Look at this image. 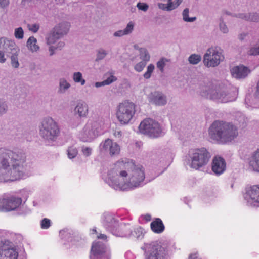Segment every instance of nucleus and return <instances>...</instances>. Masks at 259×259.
<instances>
[{
    "mask_svg": "<svg viewBox=\"0 0 259 259\" xmlns=\"http://www.w3.org/2000/svg\"><path fill=\"white\" fill-rule=\"evenodd\" d=\"M109 185L116 190L135 188L144 184L145 178L142 167L137 166L132 161L116 162L108 174Z\"/></svg>",
    "mask_w": 259,
    "mask_h": 259,
    "instance_id": "f257e3e1",
    "label": "nucleus"
},
{
    "mask_svg": "<svg viewBox=\"0 0 259 259\" xmlns=\"http://www.w3.org/2000/svg\"><path fill=\"white\" fill-rule=\"evenodd\" d=\"M28 163L22 151L0 149V182L20 180L27 175Z\"/></svg>",
    "mask_w": 259,
    "mask_h": 259,
    "instance_id": "f03ea898",
    "label": "nucleus"
},
{
    "mask_svg": "<svg viewBox=\"0 0 259 259\" xmlns=\"http://www.w3.org/2000/svg\"><path fill=\"white\" fill-rule=\"evenodd\" d=\"M208 135L212 140L218 143H226L238 137V130L231 123L216 120L209 127Z\"/></svg>",
    "mask_w": 259,
    "mask_h": 259,
    "instance_id": "7ed1b4c3",
    "label": "nucleus"
},
{
    "mask_svg": "<svg viewBox=\"0 0 259 259\" xmlns=\"http://www.w3.org/2000/svg\"><path fill=\"white\" fill-rule=\"evenodd\" d=\"M200 95L206 98L213 100L218 102L227 103L236 100L238 93L236 88H222L219 90H214L208 87L201 89Z\"/></svg>",
    "mask_w": 259,
    "mask_h": 259,
    "instance_id": "20e7f679",
    "label": "nucleus"
},
{
    "mask_svg": "<svg viewBox=\"0 0 259 259\" xmlns=\"http://www.w3.org/2000/svg\"><path fill=\"white\" fill-rule=\"evenodd\" d=\"M210 157V153L205 148L191 149L186 156V162L191 168L197 170L206 165Z\"/></svg>",
    "mask_w": 259,
    "mask_h": 259,
    "instance_id": "39448f33",
    "label": "nucleus"
},
{
    "mask_svg": "<svg viewBox=\"0 0 259 259\" xmlns=\"http://www.w3.org/2000/svg\"><path fill=\"white\" fill-rule=\"evenodd\" d=\"M39 133L45 140L54 141L59 136L60 130L56 122L52 118L47 117L42 119L39 125Z\"/></svg>",
    "mask_w": 259,
    "mask_h": 259,
    "instance_id": "423d86ee",
    "label": "nucleus"
},
{
    "mask_svg": "<svg viewBox=\"0 0 259 259\" xmlns=\"http://www.w3.org/2000/svg\"><path fill=\"white\" fill-rule=\"evenodd\" d=\"M0 49L4 50L7 55H10L11 64L14 68H18L20 64L18 55L20 49L15 41L7 37L0 38Z\"/></svg>",
    "mask_w": 259,
    "mask_h": 259,
    "instance_id": "0eeeda50",
    "label": "nucleus"
},
{
    "mask_svg": "<svg viewBox=\"0 0 259 259\" xmlns=\"http://www.w3.org/2000/svg\"><path fill=\"white\" fill-rule=\"evenodd\" d=\"M141 133L151 138H157L164 135V129L156 121L148 118L142 121L139 126Z\"/></svg>",
    "mask_w": 259,
    "mask_h": 259,
    "instance_id": "6e6552de",
    "label": "nucleus"
},
{
    "mask_svg": "<svg viewBox=\"0 0 259 259\" xmlns=\"http://www.w3.org/2000/svg\"><path fill=\"white\" fill-rule=\"evenodd\" d=\"M224 59L223 50L219 47L208 48L203 56L204 65L207 67H215Z\"/></svg>",
    "mask_w": 259,
    "mask_h": 259,
    "instance_id": "1a4fd4ad",
    "label": "nucleus"
},
{
    "mask_svg": "<svg viewBox=\"0 0 259 259\" xmlns=\"http://www.w3.org/2000/svg\"><path fill=\"white\" fill-rule=\"evenodd\" d=\"M135 113V105L132 102L125 101L120 103L117 106L116 116L122 124L129 123Z\"/></svg>",
    "mask_w": 259,
    "mask_h": 259,
    "instance_id": "9d476101",
    "label": "nucleus"
},
{
    "mask_svg": "<svg viewBox=\"0 0 259 259\" xmlns=\"http://www.w3.org/2000/svg\"><path fill=\"white\" fill-rule=\"evenodd\" d=\"M145 259H167V250L166 248L157 242L145 243Z\"/></svg>",
    "mask_w": 259,
    "mask_h": 259,
    "instance_id": "9b49d317",
    "label": "nucleus"
},
{
    "mask_svg": "<svg viewBox=\"0 0 259 259\" xmlns=\"http://www.w3.org/2000/svg\"><path fill=\"white\" fill-rule=\"evenodd\" d=\"M99 125L96 121L88 122L79 132L78 137L84 142H90L95 139L99 134Z\"/></svg>",
    "mask_w": 259,
    "mask_h": 259,
    "instance_id": "f8f14e48",
    "label": "nucleus"
},
{
    "mask_svg": "<svg viewBox=\"0 0 259 259\" xmlns=\"http://www.w3.org/2000/svg\"><path fill=\"white\" fill-rule=\"evenodd\" d=\"M18 252L7 240H0V259H17Z\"/></svg>",
    "mask_w": 259,
    "mask_h": 259,
    "instance_id": "ddd939ff",
    "label": "nucleus"
},
{
    "mask_svg": "<svg viewBox=\"0 0 259 259\" xmlns=\"http://www.w3.org/2000/svg\"><path fill=\"white\" fill-rule=\"evenodd\" d=\"M99 150L101 153L109 154L113 157L119 154L120 146L112 140L107 138L100 143Z\"/></svg>",
    "mask_w": 259,
    "mask_h": 259,
    "instance_id": "4468645a",
    "label": "nucleus"
},
{
    "mask_svg": "<svg viewBox=\"0 0 259 259\" xmlns=\"http://www.w3.org/2000/svg\"><path fill=\"white\" fill-rule=\"evenodd\" d=\"M110 254L103 243L98 242L92 245L90 259H110Z\"/></svg>",
    "mask_w": 259,
    "mask_h": 259,
    "instance_id": "2eb2a0df",
    "label": "nucleus"
},
{
    "mask_svg": "<svg viewBox=\"0 0 259 259\" xmlns=\"http://www.w3.org/2000/svg\"><path fill=\"white\" fill-rule=\"evenodd\" d=\"M22 199L11 197L0 201V211H10L19 208L22 204Z\"/></svg>",
    "mask_w": 259,
    "mask_h": 259,
    "instance_id": "dca6fc26",
    "label": "nucleus"
},
{
    "mask_svg": "<svg viewBox=\"0 0 259 259\" xmlns=\"http://www.w3.org/2000/svg\"><path fill=\"white\" fill-rule=\"evenodd\" d=\"M245 199L248 205L259 206V185L252 186L248 189Z\"/></svg>",
    "mask_w": 259,
    "mask_h": 259,
    "instance_id": "f3484780",
    "label": "nucleus"
},
{
    "mask_svg": "<svg viewBox=\"0 0 259 259\" xmlns=\"http://www.w3.org/2000/svg\"><path fill=\"white\" fill-rule=\"evenodd\" d=\"M148 99L150 103L156 106H164L167 103L166 96L158 91L151 93L148 96Z\"/></svg>",
    "mask_w": 259,
    "mask_h": 259,
    "instance_id": "a211bd4d",
    "label": "nucleus"
},
{
    "mask_svg": "<svg viewBox=\"0 0 259 259\" xmlns=\"http://www.w3.org/2000/svg\"><path fill=\"white\" fill-rule=\"evenodd\" d=\"M226 168V162L223 158L219 156L213 158L212 162V170L216 175L222 174Z\"/></svg>",
    "mask_w": 259,
    "mask_h": 259,
    "instance_id": "6ab92c4d",
    "label": "nucleus"
},
{
    "mask_svg": "<svg viewBox=\"0 0 259 259\" xmlns=\"http://www.w3.org/2000/svg\"><path fill=\"white\" fill-rule=\"evenodd\" d=\"M103 222L105 227L111 231L112 234L113 232H114L116 228L119 226L118 222L108 213H105L103 214Z\"/></svg>",
    "mask_w": 259,
    "mask_h": 259,
    "instance_id": "aec40b11",
    "label": "nucleus"
},
{
    "mask_svg": "<svg viewBox=\"0 0 259 259\" xmlns=\"http://www.w3.org/2000/svg\"><path fill=\"white\" fill-rule=\"evenodd\" d=\"M251 72V70L243 65L237 66L231 70L232 76L237 79H244Z\"/></svg>",
    "mask_w": 259,
    "mask_h": 259,
    "instance_id": "412c9836",
    "label": "nucleus"
},
{
    "mask_svg": "<svg viewBox=\"0 0 259 259\" xmlns=\"http://www.w3.org/2000/svg\"><path fill=\"white\" fill-rule=\"evenodd\" d=\"M73 114L79 118H85L89 114V106L84 101H79L77 103L74 110Z\"/></svg>",
    "mask_w": 259,
    "mask_h": 259,
    "instance_id": "4be33fe9",
    "label": "nucleus"
},
{
    "mask_svg": "<svg viewBox=\"0 0 259 259\" xmlns=\"http://www.w3.org/2000/svg\"><path fill=\"white\" fill-rule=\"evenodd\" d=\"M135 25L134 22L132 21L128 22L124 29L115 31L113 33V36L120 38L124 36L131 35L134 30Z\"/></svg>",
    "mask_w": 259,
    "mask_h": 259,
    "instance_id": "5701e85b",
    "label": "nucleus"
},
{
    "mask_svg": "<svg viewBox=\"0 0 259 259\" xmlns=\"http://www.w3.org/2000/svg\"><path fill=\"white\" fill-rule=\"evenodd\" d=\"M146 233L144 229L141 227H137L132 230H128V232H125L122 234L127 238H134L137 239H142L143 238L145 233Z\"/></svg>",
    "mask_w": 259,
    "mask_h": 259,
    "instance_id": "b1692460",
    "label": "nucleus"
},
{
    "mask_svg": "<svg viewBox=\"0 0 259 259\" xmlns=\"http://www.w3.org/2000/svg\"><path fill=\"white\" fill-rule=\"evenodd\" d=\"M249 166L252 170L259 172V149L255 151L251 156Z\"/></svg>",
    "mask_w": 259,
    "mask_h": 259,
    "instance_id": "393cba45",
    "label": "nucleus"
},
{
    "mask_svg": "<svg viewBox=\"0 0 259 259\" xmlns=\"http://www.w3.org/2000/svg\"><path fill=\"white\" fill-rule=\"evenodd\" d=\"M71 87V84L65 78H60L59 79L57 92L60 94H64L69 91Z\"/></svg>",
    "mask_w": 259,
    "mask_h": 259,
    "instance_id": "a878e982",
    "label": "nucleus"
},
{
    "mask_svg": "<svg viewBox=\"0 0 259 259\" xmlns=\"http://www.w3.org/2000/svg\"><path fill=\"white\" fill-rule=\"evenodd\" d=\"M69 29V24L67 22H61L55 26L53 30L61 37L66 35Z\"/></svg>",
    "mask_w": 259,
    "mask_h": 259,
    "instance_id": "bb28decb",
    "label": "nucleus"
},
{
    "mask_svg": "<svg viewBox=\"0 0 259 259\" xmlns=\"http://www.w3.org/2000/svg\"><path fill=\"white\" fill-rule=\"evenodd\" d=\"M237 17L246 21L259 22V13H240Z\"/></svg>",
    "mask_w": 259,
    "mask_h": 259,
    "instance_id": "cd10ccee",
    "label": "nucleus"
},
{
    "mask_svg": "<svg viewBox=\"0 0 259 259\" xmlns=\"http://www.w3.org/2000/svg\"><path fill=\"white\" fill-rule=\"evenodd\" d=\"M151 230L155 233L159 234L164 230V226L160 219L157 218L150 224Z\"/></svg>",
    "mask_w": 259,
    "mask_h": 259,
    "instance_id": "c85d7f7f",
    "label": "nucleus"
},
{
    "mask_svg": "<svg viewBox=\"0 0 259 259\" xmlns=\"http://www.w3.org/2000/svg\"><path fill=\"white\" fill-rule=\"evenodd\" d=\"M37 39L34 36H30L26 42L27 49L31 52H36L39 50V47L37 44Z\"/></svg>",
    "mask_w": 259,
    "mask_h": 259,
    "instance_id": "c756f323",
    "label": "nucleus"
},
{
    "mask_svg": "<svg viewBox=\"0 0 259 259\" xmlns=\"http://www.w3.org/2000/svg\"><path fill=\"white\" fill-rule=\"evenodd\" d=\"M129 224L128 225L125 224L119 225L115 229L114 232H113V234L117 237H126L121 235L125 232H128V230H132Z\"/></svg>",
    "mask_w": 259,
    "mask_h": 259,
    "instance_id": "7c9ffc66",
    "label": "nucleus"
},
{
    "mask_svg": "<svg viewBox=\"0 0 259 259\" xmlns=\"http://www.w3.org/2000/svg\"><path fill=\"white\" fill-rule=\"evenodd\" d=\"M62 37L53 30L46 38L47 44L52 45L56 44Z\"/></svg>",
    "mask_w": 259,
    "mask_h": 259,
    "instance_id": "2f4dec72",
    "label": "nucleus"
},
{
    "mask_svg": "<svg viewBox=\"0 0 259 259\" xmlns=\"http://www.w3.org/2000/svg\"><path fill=\"white\" fill-rule=\"evenodd\" d=\"M182 19L185 22H193L196 20V17H189V9L185 8L182 13Z\"/></svg>",
    "mask_w": 259,
    "mask_h": 259,
    "instance_id": "473e14b6",
    "label": "nucleus"
},
{
    "mask_svg": "<svg viewBox=\"0 0 259 259\" xmlns=\"http://www.w3.org/2000/svg\"><path fill=\"white\" fill-rule=\"evenodd\" d=\"M139 55L141 61L147 62L150 60V54L147 49L145 48L139 49Z\"/></svg>",
    "mask_w": 259,
    "mask_h": 259,
    "instance_id": "72a5a7b5",
    "label": "nucleus"
},
{
    "mask_svg": "<svg viewBox=\"0 0 259 259\" xmlns=\"http://www.w3.org/2000/svg\"><path fill=\"white\" fill-rule=\"evenodd\" d=\"M72 79L75 83H80L81 85H83L85 83V80L80 72H74L72 74Z\"/></svg>",
    "mask_w": 259,
    "mask_h": 259,
    "instance_id": "f704fd0d",
    "label": "nucleus"
},
{
    "mask_svg": "<svg viewBox=\"0 0 259 259\" xmlns=\"http://www.w3.org/2000/svg\"><path fill=\"white\" fill-rule=\"evenodd\" d=\"M67 154L69 159L74 158L78 154L77 148L74 146L68 147L67 150Z\"/></svg>",
    "mask_w": 259,
    "mask_h": 259,
    "instance_id": "c9c22d12",
    "label": "nucleus"
},
{
    "mask_svg": "<svg viewBox=\"0 0 259 259\" xmlns=\"http://www.w3.org/2000/svg\"><path fill=\"white\" fill-rule=\"evenodd\" d=\"M169 62V60L165 57L161 58L156 63V67L159 69L161 72H163L164 67L167 62Z\"/></svg>",
    "mask_w": 259,
    "mask_h": 259,
    "instance_id": "e433bc0d",
    "label": "nucleus"
},
{
    "mask_svg": "<svg viewBox=\"0 0 259 259\" xmlns=\"http://www.w3.org/2000/svg\"><path fill=\"white\" fill-rule=\"evenodd\" d=\"M219 27L220 31L223 34H227L229 32V28L222 17L219 19Z\"/></svg>",
    "mask_w": 259,
    "mask_h": 259,
    "instance_id": "4c0bfd02",
    "label": "nucleus"
},
{
    "mask_svg": "<svg viewBox=\"0 0 259 259\" xmlns=\"http://www.w3.org/2000/svg\"><path fill=\"white\" fill-rule=\"evenodd\" d=\"M201 60V57L200 55L193 54L191 55L188 58L189 62L193 65L198 64Z\"/></svg>",
    "mask_w": 259,
    "mask_h": 259,
    "instance_id": "58836bf2",
    "label": "nucleus"
},
{
    "mask_svg": "<svg viewBox=\"0 0 259 259\" xmlns=\"http://www.w3.org/2000/svg\"><path fill=\"white\" fill-rule=\"evenodd\" d=\"M107 54L108 52L105 49L103 48L98 49L97 51L96 61H99L103 60L106 57Z\"/></svg>",
    "mask_w": 259,
    "mask_h": 259,
    "instance_id": "ea45409f",
    "label": "nucleus"
},
{
    "mask_svg": "<svg viewBox=\"0 0 259 259\" xmlns=\"http://www.w3.org/2000/svg\"><path fill=\"white\" fill-rule=\"evenodd\" d=\"M154 69L155 66L153 64H149L147 67L146 71L143 75L144 78L146 79H149L151 77V74Z\"/></svg>",
    "mask_w": 259,
    "mask_h": 259,
    "instance_id": "a19ab883",
    "label": "nucleus"
},
{
    "mask_svg": "<svg viewBox=\"0 0 259 259\" xmlns=\"http://www.w3.org/2000/svg\"><path fill=\"white\" fill-rule=\"evenodd\" d=\"M14 36L18 39H22L24 37V31L22 27L15 28L14 30Z\"/></svg>",
    "mask_w": 259,
    "mask_h": 259,
    "instance_id": "79ce46f5",
    "label": "nucleus"
},
{
    "mask_svg": "<svg viewBox=\"0 0 259 259\" xmlns=\"http://www.w3.org/2000/svg\"><path fill=\"white\" fill-rule=\"evenodd\" d=\"M146 64L147 62L143 61H141L140 62L135 64V65L134 66V69L137 72H140L144 69Z\"/></svg>",
    "mask_w": 259,
    "mask_h": 259,
    "instance_id": "37998d69",
    "label": "nucleus"
},
{
    "mask_svg": "<svg viewBox=\"0 0 259 259\" xmlns=\"http://www.w3.org/2000/svg\"><path fill=\"white\" fill-rule=\"evenodd\" d=\"M51 224V220L47 218H44L40 221V226L42 229H47Z\"/></svg>",
    "mask_w": 259,
    "mask_h": 259,
    "instance_id": "c03bdc74",
    "label": "nucleus"
},
{
    "mask_svg": "<svg viewBox=\"0 0 259 259\" xmlns=\"http://www.w3.org/2000/svg\"><path fill=\"white\" fill-rule=\"evenodd\" d=\"M81 152L85 157L90 156L92 153V149L89 147L82 146L81 148Z\"/></svg>",
    "mask_w": 259,
    "mask_h": 259,
    "instance_id": "a18cd8bd",
    "label": "nucleus"
},
{
    "mask_svg": "<svg viewBox=\"0 0 259 259\" xmlns=\"http://www.w3.org/2000/svg\"><path fill=\"white\" fill-rule=\"evenodd\" d=\"M169 3H168L166 5L163 3H158V7L160 9L165 10L167 11H170L172 10L171 6Z\"/></svg>",
    "mask_w": 259,
    "mask_h": 259,
    "instance_id": "49530a36",
    "label": "nucleus"
},
{
    "mask_svg": "<svg viewBox=\"0 0 259 259\" xmlns=\"http://www.w3.org/2000/svg\"><path fill=\"white\" fill-rule=\"evenodd\" d=\"M18 209V214L21 215H26L30 212V210L26 206H19Z\"/></svg>",
    "mask_w": 259,
    "mask_h": 259,
    "instance_id": "de8ad7c7",
    "label": "nucleus"
},
{
    "mask_svg": "<svg viewBox=\"0 0 259 259\" xmlns=\"http://www.w3.org/2000/svg\"><path fill=\"white\" fill-rule=\"evenodd\" d=\"M8 105L5 102L0 101V115H2L8 111Z\"/></svg>",
    "mask_w": 259,
    "mask_h": 259,
    "instance_id": "09e8293b",
    "label": "nucleus"
},
{
    "mask_svg": "<svg viewBox=\"0 0 259 259\" xmlns=\"http://www.w3.org/2000/svg\"><path fill=\"white\" fill-rule=\"evenodd\" d=\"M29 30L33 32V33H36L39 29V25L38 24H28L27 25Z\"/></svg>",
    "mask_w": 259,
    "mask_h": 259,
    "instance_id": "8fccbe9b",
    "label": "nucleus"
},
{
    "mask_svg": "<svg viewBox=\"0 0 259 259\" xmlns=\"http://www.w3.org/2000/svg\"><path fill=\"white\" fill-rule=\"evenodd\" d=\"M137 7L139 10L146 12L148 10L149 6L146 3L139 2L137 4Z\"/></svg>",
    "mask_w": 259,
    "mask_h": 259,
    "instance_id": "3c124183",
    "label": "nucleus"
},
{
    "mask_svg": "<svg viewBox=\"0 0 259 259\" xmlns=\"http://www.w3.org/2000/svg\"><path fill=\"white\" fill-rule=\"evenodd\" d=\"M116 79L117 78L115 76L112 74H110L109 77L104 80V84L106 85H109L116 80Z\"/></svg>",
    "mask_w": 259,
    "mask_h": 259,
    "instance_id": "603ef678",
    "label": "nucleus"
},
{
    "mask_svg": "<svg viewBox=\"0 0 259 259\" xmlns=\"http://www.w3.org/2000/svg\"><path fill=\"white\" fill-rule=\"evenodd\" d=\"M5 53L6 52L4 51V50L0 49V63L2 64L5 63L6 61V58L5 55Z\"/></svg>",
    "mask_w": 259,
    "mask_h": 259,
    "instance_id": "864d4df0",
    "label": "nucleus"
},
{
    "mask_svg": "<svg viewBox=\"0 0 259 259\" xmlns=\"http://www.w3.org/2000/svg\"><path fill=\"white\" fill-rule=\"evenodd\" d=\"M183 0H176L174 2L169 3L171 4L172 10L176 9L183 2Z\"/></svg>",
    "mask_w": 259,
    "mask_h": 259,
    "instance_id": "5fc2aeb1",
    "label": "nucleus"
},
{
    "mask_svg": "<svg viewBox=\"0 0 259 259\" xmlns=\"http://www.w3.org/2000/svg\"><path fill=\"white\" fill-rule=\"evenodd\" d=\"M114 136L115 138L120 139L122 136V133L121 131L119 129H116L114 132Z\"/></svg>",
    "mask_w": 259,
    "mask_h": 259,
    "instance_id": "6e6d98bb",
    "label": "nucleus"
},
{
    "mask_svg": "<svg viewBox=\"0 0 259 259\" xmlns=\"http://www.w3.org/2000/svg\"><path fill=\"white\" fill-rule=\"evenodd\" d=\"M10 3V0H0V7L4 8L7 7Z\"/></svg>",
    "mask_w": 259,
    "mask_h": 259,
    "instance_id": "4d7b16f0",
    "label": "nucleus"
},
{
    "mask_svg": "<svg viewBox=\"0 0 259 259\" xmlns=\"http://www.w3.org/2000/svg\"><path fill=\"white\" fill-rule=\"evenodd\" d=\"M56 43L57 44H56L55 47H56L57 49L61 50L65 46V43L62 41H59L58 42L57 41Z\"/></svg>",
    "mask_w": 259,
    "mask_h": 259,
    "instance_id": "13d9d810",
    "label": "nucleus"
},
{
    "mask_svg": "<svg viewBox=\"0 0 259 259\" xmlns=\"http://www.w3.org/2000/svg\"><path fill=\"white\" fill-rule=\"evenodd\" d=\"M49 52L50 53V55L52 56L55 53V51L57 49L56 47L54 46L49 45Z\"/></svg>",
    "mask_w": 259,
    "mask_h": 259,
    "instance_id": "bf43d9fd",
    "label": "nucleus"
},
{
    "mask_svg": "<svg viewBox=\"0 0 259 259\" xmlns=\"http://www.w3.org/2000/svg\"><path fill=\"white\" fill-rule=\"evenodd\" d=\"M97 238L98 239H102V240H106L107 239V236L105 235V234H99L98 236H97Z\"/></svg>",
    "mask_w": 259,
    "mask_h": 259,
    "instance_id": "052dcab7",
    "label": "nucleus"
},
{
    "mask_svg": "<svg viewBox=\"0 0 259 259\" xmlns=\"http://www.w3.org/2000/svg\"><path fill=\"white\" fill-rule=\"evenodd\" d=\"M104 85H106V84H104V80L103 81H102V82H97L95 84V86L96 88H99V87H101L104 86Z\"/></svg>",
    "mask_w": 259,
    "mask_h": 259,
    "instance_id": "680f3d73",
    "label": "nucleus"
},
{
    "mask_svg": "<svg viewBox=\"0 0 259 259\" xmlns=\"http://www.w3.org/2000/svg\"><path fill=\"white\" fill-rule=\"evenodd\" d=\"M246 35L247 34L245 33H241L238 36V38L241 40H243L245 38Z\"/></svg>",
    "mask_w": 259,
    "mask_h": 259,
    "instance_id": "e2e57ef3",
    "label": "nucleus"
},
{
    "mask_svg": "<svg viewBox=\"0 0 259 259\" xmlns=\"http://www.w3.org/2000/svg\"><path fill=\"white\" fill-rule=\"evenodd\" d=\"M143 218L146 221H150L151 220V215L148 214H147L146 215H144L143 216Z\"/></svg>",
    "mask_w": 259,
    "mask_h": 259,
    "instance_id": "0e129e2a",
    "label": "nucleus"
},
{
    "mask_svg": "<svg viewBox=\"0 0 259 259\" xmlns=\"http://www.w3.org/2000/svg\"><path fill=\"white\" fill-rule=\"evenodd\" d=\"M197 257V256L196 254H191L189 257V259H196Z\"/></svg>",
    "mask_w": 259,
    "mask_h": 259,
    "instance_id": "69168bd1",
    "label": "nucleus"
},
{
    "mask_svg": "<svg viewBox=\"0 0 259 259\" xmlns=\"http://www.w3.org/2000/svg\"><path fill=\"white\" fill-rule=\"evenodd\" d=\"M134 48L135 49L138 50L139 51V49H141V48H140L137 45H135L134 46Z\"/></svg>",
    "mask_w": 259,
    "mask_h": 259,
    "instance_id": "338daca9",
    "label": "nucleus"
},
{
    "mask_svg": "<svg viewBox=\"0 0 259 259\" xmlns=\"http://www.w3.org/2000/svg\"><path fill=\"white\" fill-rule=\"evenodd\" d=\"M92 231H93V232L94 233H96V234L97 233V232L96 229L95 228V229H92Z\"/></svg>",
    "mask_w": 259,
    "mask_h": 259,
    "instance_id": "774afa93",
    "label": "nucleus"
}]
</instances>
